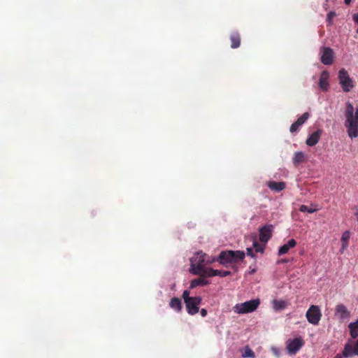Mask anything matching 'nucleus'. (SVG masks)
Returning <instances> with one entry per match:
<instances>
[{
	"instance_id": "f257e3e1",
	"label": "nucleus",
	"mask_w": 358,
	"mask_h": 358,
	"mask_svg": "<svg viewBox=\"0 0 358 358\" xmlns=\"http://www.w3.org/2000/svg\"><path fill=\"white\" fill-rule=\"evenodd\" d=\"M345 117V127L348 136L351 139L358 137V107L355 109L350 102H347Z\"/></svg>"
},
{
	"instance_id": "f03ea898",
	"label": "nucleus",
	"mask_w": 358,
	"mask_h": 358,
	"mask_svg": "<svg viewBox=\"0 0 358 358\" xmlns=\"http://www.w3.org/2000/svg\"><path fill=\"white\" fill-rule=\"evenodd\" d=\"M245 257L243 251L241 250H224L222 251L219 256V263L223 266L227 264L236 263L242 261Z\"/></svg>"
},
{
	"instance_id": "7ed1b4c3",
	"label": "nucleus",
	"mask_w": 358,
	"mask_h": 358,
	"mask_svg": "<svg viewBox=\"0 0 358 358\" xmlns=\"http://www.w3.org/2000/svg\"><path fill=\"white\" fill-rule=\"evenodd\" d=\"M190 292L186 289L183 292L182 297L186 306L187 312L190 315H194L199 311V306L202 301V298L199 296H190Z\"/></svg>"
},
{
	"instance_id": "20e7f679",
	"label": "nucleus",
	"mask_w": 358,
	"mask_h": 358,
	"mask_svg": "<svg viewBox=\"0 0 358 358\" xmlns=\"http://www.w3.org/2000/svg\"><path fill=\"white\" fill-rule=\"evenodd\" d=\"M259 304L260 300L259 299H253L243 303H236L233 307V310L239 315L247 314L256 310Z\"/></svg>"
},
{
	"instance_id": "39448f33",
	"label": "nucleus",
	"mask_w": 358,
	"mask_h": 358,
	"mask_svg": "<svg viewBox=\"0 0 358 358\" xmlns=\"http://www.w3.org/2000/svg\"><path fill=\"white\" fill-rule=\"evenodd\" d=\"M205 253L203 251L196 252L190 259L189 271L192 274H200L202 267L205 266Z\"/></svg>"
},
{
	"instance_id": "423d86ee",
	"label": "nucleus",
	"mask_w": 358,
	"mask_h": 358,
	"mask_svg": "<svg viewBox=\"0 0 358 358\" xmlns=\"http://www.w3.org/2000/svg\"><path fill=\"white\" fill-rule=\"evenodd\" d=\"M338 78L344 92H349L355 87L352 78H350L348 72L345 69H342L338 71Z\"/></svg>"
},
{
	"instance_id": "0eeeda50",
	"label": "nucleus",
	"mask_w": 358,
	"mask_h": 358,
	"mask_svg": "<svg viewBox=\"0 0 358 358\" xmlns=\"http://www.w3.org/2000/svg\"><path fill=\"white\" fill-rule=\"evenodd\" d=\"M308 322L313 325H317L322 317L320 308L316 305H311L306 313Z\"/></svg>"
},
{
	"instance_id": "6e6552de",
	"label": "nucleus",
	"mask_w": 358,
	"mask_h": 358,
	"mask_svg": "<svg viewBox=\"0 0 358 358\" xmlns=\"http://www.w3.org/2000/svg\"><path fill=\"white\" fill-rule=\"evenodd\" d=\"M304 341L301 336L288 339L286 342L287 352L289 355H295L303 346Z\"/></svg>"
},
{
	"instance_id": "1a4fd4ad",
	"label": "nucleus",
	"mask_w": 358,
	"mask_h": 358,
	"mask_svg": "<svg viewBox=\"0 0 358 358\" xmlns=\"http://www.w3.org/2000/svg\"><path fill=\"white\" fill-rule=\"evenodd\" d=\"M274 229L273 224H265L259 229V238L261 243L266 244L272 236Z\"/></svg>"
},
{
	"instance_id": "9d476101",
	"label": "nucleus",
	"mask_w": 358,
	"mask_h": 358,
	"mask_svg": "<svg viewBox=\"0 0 358 358\" xmlns=\"http://www.w3.org/2000/svg\"><path fill=\"white\" fill-rule=\"evenodd\" d=\"M321 62L324 65H331L334 62V52L331 48L322 47L320 51Z\"/></svg>"
},
{
	"instance_id": "9b49d317",
	"label": "nucleus",
	"mask_w": 358,
	"mask_h": 358,
	"mask_svg": "<svg viewBox=\"0 0 358 358\" xmlns=\"http://www.w3.org/2000/svg\"><path fill=\"white\" fill-rule=\"evenodd\" d=\"M329 86V73L328 71L324 70L320 74L318 87L322 92H327Z\"/></svg>"
},
{
	"instance_id": "f8f14e48",
	"label": "nucleus",
	"mask_w": 358,
	"mask_h": 358,
	"mask_svg": "<svg viewBox=\"0 0 358 358\" xmlns=\"http://www.w3.org/2000/svg\"><path fill=\"white\" fill-rule=\"evenodd\" d=\"M310 114L308 112L304 113L301 117H299L296 121L292 124L289 128L291 133H294L299 131L300 127L308 120L310 117Z\"/></svg>"
},
{
	"instance_id": "ddd939ff",
	"label": "nucleus",
	"mask_w": 358,
	"mask_h": 358,
	"mask_svg": "<svg viewBox=\"0 0 358 358\" xmlns=\"http://www.w3.org/2000/svg\"><path fill=\"white\" fill-rule=\"evenodd\" d=\"M334 314L340 320H344L350 316V311L346 306L342 303L336 305Z\"/></svg>"
},
{
	"instance_id": "4468645a",
	"label": "nucleus",
	"mask_w": 358,
	"mask_h": 358,
	"mask_svg": "<svg viewBox=\"0 0 358 358\" xmlns=\"http://www.w3.org/2000/svg\"><path fill=\"white\" fill-rule=\"evenodd\" d=\"M354 355H358V340L354 346L352 345L347 343L345 345L343 349V356L345 357H350Z\"/></svg>"
},
{
	"instance_id": "2eb2a0df",
	"label": "nucleus",
	"mask_w": 358,
	"mask_h": 358,
	"mask_svg": "<svg viewBox=\"0 0 358 358\" xmlns=\"http://www.w3.org/2000/svg\"><path fill=\"white\" fill-rule=\"evenodd\" d=\"M322 131L317 129L313 134H311L306 139V143L307 145L313 147L315 146L320 141Z\"/></svg>"
},
{
	"instance_id": "dca6fc26",
	"label": "nucleus",
	"mask_w": 358,
	"mask_h": 358,
	"mask_svg": "<svg viewBox=\"0 0 358 358\" xmlns=\"http://www.w3.org/2000/svg\"><path fill=\"white\" fill-rule=\"evenodd\" d=\"M296 242L294 238L289 239L287 243L282 245L280 248L278 249V254L279 256H281L282 255H285L289 252V250L291 248H293L296 246Z\"/></svg>"
},
{
	"instance_id": "f3484780",
	"label": "nucleus",
	"mask_w": 358,
	"mask_h": 358,
	"mask_svg": "<svg viewBox=\"0 0 358 358\" xmlns=\"http://www.w3.org/2000/svg\"><path fill=\"white\" fill-rule=\"evenodd\" d=\"M210 284V281L205 279L204 277H201L199 278L194 279L191 281L189 288L193 289L198 286H205Z\"/></svg>"
},
{
	"instance_id": "a211bd4d",
	"label": "nucleus",
	"mask_w": 358,
	"mask_h": 358,
	"mask_svg": "<svg viewBox=\"0 0 358 358\" xmlns=\"http://www.w3.org/2000/svg\"><path fill=\"white\" fill-rule=\"evenodd\" d=\"M350 238V233L349 231H345L343 233L341 236V252L343 253L348 247V241Z\"/></svg>"
},
{
	"instance_id": "6ab92c4d",
	"label": "nucleus",
	"mask_w": 358,
	"mask_h": 358,
	"mask_svg": "<svg viewBox=\"0 0 358 358\" xmlns=\"http://www.w3.org/2000/svg\"><path fill=\"white\" fill-rule=\"evenodd\" d=\"M306 159L304 152L302 151H297L294 154L292 162L295 166H298L299 164L303 162Z\"/></svg>"
},
{
	"instance_id": "aec40b11",
	"label": "nucleus",
	"mask_w": 358,
	"mask_h": 358,
	"mask_svg": "<svg viewBox=\"0 0 358 358\" xmlns=\"http://www.w3.org/2000/svg\"><path fill=\"white\" fill-rule=\"evenodd\" d=\"M169 306L175 311L180 312L182 310L181 300L177 297L172 298L169 302Z\"/></svg>"
},
{
	"instance_id": "412c9836",
	"label": "nucleus",
	"mask_w": 358,
	"mask_h": 358,
	"mask_svg": "<svg viewBox=\"0 0 358 358\" xmlns=\"http://www.w3.org/2000/svg\"><path fill=\"white\" fill-rule=\"evenodd\" d=\"M273 303V308L275 311H280L284 310L287 305V301L284 300H277L275 299L272 302Z\"/></svg>"
},
{
	"instance_id": "4be33fe9",
	"label": "nucleus",
	"mask_w": 358,
	"mask_h": 358,
	"mask_svg": "<svg viewBox=\"0 0 358 358\" xmlns=\"http://www.w3.org/2000/svg\"><path fill=\"white\" fill-rule=\"evenodd\" d=\"M268 187L277 192L282 191L285 187V183L283 182H271L268 184Z\"/></svg>"
},
{
	"instance_id": "5701e85b",
	"label": "nucleus",
	"mask_w": 358,
	"mask_h": 358,
	"mask_svg": "<svg viewBox=\"0 0 358 358\" xmlns=\"http://www.w3.org/2000/svg\"><path fill=\"white\" fill-rule=\"evenodd\" d=\"M348 327L350 329V336L353 338L358 337V320L354 322H350L348 324Z\"/></svg>"
},
{
	"instance_id": "b1692460",
	"label": "nucleus",
	"mask_w": 358,
	"mask_h": 358,
	"mask_svg": "<svg viewBox=\"0 0 358 358\" xmlns=\"http://www.w3.org/2000/svg\"><path fill=\"white\" fill-rule=\"evenodd\" d=\"M231 41V48H237L240 46L241 44V38L240 36L237 32H234L231 35L230 37Z\"/></svg>"
},
{
	"instance_id": "393cba45",
	"label": "nucleus",
	"mask_w": 358,
	"mask_h": 358,
	"mask_svg": "<svg viewBox=\"0 0 358 358\" xmlns=\"http://www.w3.org/2000/svg\"><path fill=\"white\" fill-rule=\"evenodd\" d=\"M215 269L212 268H206L205 266L202 267V271L199 275L201 277H213L215 276Z\"/></svg>"
},
{
	"instance_id": "a878e982",
	"label": "nucleus",
	"mask_w": 358,
	"mask_h": 358,
	"mask_svg": "<svg viewBox=\"0 0 358 358\" xmlns=\"http://www.w3.org/2000/svg\"><path fill=\"white\" fill-rule=\"evenodd\" d=\"M266 244L259 243L257 241H254L252 243V248L254 249V251L255 252H259L261 254H263L265 250Z\"/></svg>"
},
{
	"instance_id": "bb28decb",
	"label": "nucleus",
	"mask_w": 358,
	"mask_h": 358,
	"mask_svg": "<svg viewBox=\"0 0 358 358\" xmlns=\"http://www.w3.org/2000/svg\"><path fill=\"white\" fill-rule=\"evenodd\" d=\"M242 357L244 358L250 357L255 358V355L254 352L249 346H245L244 348V352L242 353Z\"/></svg>"
},
{
	"instance_id": "cd10ccee",
	"label": "nucleus",
	"mask_w": 358,
	"mask_h": 358,
	"mask_svg": "<svg viewBox=\"0 0 358 358\" xmlns=\"http://www.w3.org/2000/svg\"><path fill=\"white\" fill-rule=\"evenodd\" d=\"M205 266L208 264H211L215 263V262H219L218 257L215 256H209L205 253Z\"/></svg>"
},
{
	"instance_id": "c85d7f7f",
	"label": "nucleus",
	"mask_w": 358,
	"mask_h": 358,
	"mask_svg": "<svg viewBox=\"0 0 358 358\" xmlns=\"http://www.w3.org/2000/svg\"><path fill=\"white\" fill-rule=\"evenodd\" d=\"M299 210L303 213L307 212L308 213H313L316 212L317 210L316 208H309L306 205H301L299 207Z\"/></svg>"
},
{
	"instance_id": "c756f323",
	"label": "nucleus",
	"mask_w": 358,
	"mask_h": 358,
	"mask_svg": "<svg viewBox=\"0 0 358 358\" xmlns=\"http://www.w3.org/2000/svg\"><path fill=\"white\" fill-rule=\"evenodd\" d=\"M231 275V272L229 271H220L215 269V276L227 277Z\"/></svg>"
},
{
	"instance_id": "7c9ffc66",
	"label": "nucleus",
	"mask_w": 358,
	"mask_h": 358,
	"mask_svg": "<svg viewBox=\"0 0 358 358\" xmlns=\"http://www.w3.org/2000/svg\"><path fill=\"white\" fill-rule=\"evenodd\" d=\"M247 250V255L253 258V259H256L257 258V256L255 254L254 252V249L252 247H250V248H247L246 249Z\"/></svg>"
},
{
	"instance_id": "2f4dec72",
	"label": "nucleus",
	"mask_w": 358,
	"mask_h": 358,
	"mask_svg": "<svg viewBox=\"0 0 358 358\" xmlns=\"http://www.w3.org/2000/svg\"><path fill=\"white\" fill-rule=\"evenodd\" d=\"M336 15V13L334 11H331L329 13H327V22L329 23V24H331V22H332V19L334 17H335Z\"/></svg>"
},
{
	"instance_id": "473e14b6",
	"label": "nucleus",
	"mask_w": 358,
	"mask_h": 358,
	"mask_svg": "<svg viewBox=\"0 0 358 358\" xmlns=\"http://www.w3.org/2000/svg\"><path fill=\"white\" fill-rule=\"evenodd\" d=\"M201 315L204 317L207 315V310L205 308H201L200 310Z\"/></svg>"
},
{
	"instance_id": "72a5a7b5",
	"label": "nucleus",
	"mask_w": 358,
	"mask_h": 358,
	"mask_svg": "<svg viewBox=\"0 0 358 358\" xmlns=\"http://www.w3.org/2000/svg\"><path fill=\"white\" fill-rule=\"evenodd\" d=\"M352 20L358 24V13L352 15Z\"/></svg>"
},
{
	"instance_id": "f704fd0d",
	"label": "nucleus",
	"mask_w": 358,
	"mask_h": 358,
	"mask_svg": "<svg viewBox=\"0 0 358 358\" xmlns=\"http://www.w3.org/2000/svg\"><path fill=\"white\" fill-rule=\"evenodd\" d=\"M343 357H345L343 356V353L342 355L337 354L334 358H343Z\"/></svg>"
},
{
	"instance_id": "c9c22d12",
	"label": "nucleus",
	"mask_w": 358,
	"mask_h": 358,
	"mask_svg": "<svg viewBox=\"0 0 358 358\" xmlns=\"http://www.w3.org/2000/svg\"><path fill=\"white\" fill-rule=\"evenodd\" d=\"M355 216L357 220L358 221V208H357L355 212Z\"/></svg>"
},
{
	"instance_id": "e433bc0d",
	"label": "nucleus",
	"mask_w": 358,
	"mask_h": 358,
	"mask_svg": "<svg viewBox=\"0 0 358 358\" xmlns=\"http://www.w3.org/2000/svg\"><path fill=\"white\" fill-rule=\"evenodd\" d=\"M344 2H345V4L348 5V4L350 3L351 0H344Z\"/></svg>"
},
{
	"instance_id": "4c0bfd02",
	"label": "nucleus",
	"mask_w": 358,
	"mask_h": 358,
	"mask_svg": "<svg viewBox=\"0 0 358 358\" xmlns=\"http://www.w3.org/2000/svg\"><path fill=\"white\" fill-rule=\"evenodd\" d=\"M255 272V269H252V270H251V271H250V273H251V274H252V273H254Z\"/></svg>"
},
{
	"instance_id": "58836bf2",
	"label": "nucleus",
	"mask_w": 358,
	"mask_h": 358,
	"mask_svg": "<svg viewBox=\"0 0 358 358\" xmlns=\"http://www.w3.org/2000/svg\"><path fill=\"white\" fill-rule=\"evenodd\" d=\"M357 33H358V27H357Z\"/></svg>"
}]
</instances>
